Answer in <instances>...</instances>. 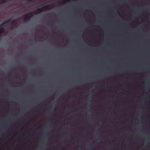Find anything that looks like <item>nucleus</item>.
<instances>
[{"instance_id": "obj_1", "label": "nucleus", "mask_w": 150, "mask_h": 150, "mask_svg": "<svg viewBox=\"0 0 150 150\" xmlns=\"http://www.w3.org/2000/svg\"><path fill=\"white\" fill-rule=\"evenodd\" d=\"M33 16V14L32 13H30L25 16V18L24 19L27 21V20H29Z\"/></svg>"}, {"instance_id": "obj_2", "label": "nucleus", "mask_w": 150, "mask_h": 150, "mask_svg": "<svg viewBox=\"0 0 150 150\" xmlns=\"http://www.w3.org/2000/svg\"><path fill=\"white\" fill-rule=\"evenodd\" d=\"M7 22H10V23H11L13 25H16L17 23V22L16 21H11L10 20H8L7 21Z\"/></svg>"}, {"instance_id": "obj_3", "label": "nucleus", "mask_w": 150, "mask_h": 150, "mask_svg": "<svg viewBox=\"0 0 150 150\" xmlns=\"http://www.w3.org/2000/svg\"><path fill=\"white\" fill-rule=\"evenodd\" d=\"M43 11V9L42 8H40L36 10V12L37 13H39Z\"/></svg>"}, {"instance_id": "obj_4", "label": "nucleus", "mask_w": 150, "mask_h": 150, "mask_svg": "<svg viewBox=\"0 0 150 150\" xmlns=\"http://www.w3.org/2000/svg\"><path fill=\"white\" fill-rule=\"evenodd\" d=\"M50 6L49 5L46 6L44 7V8L46 10L50 9Z\"/></svg>"}, {"instance_id": "obj_5", "label": "nucleus", "mask_w": 150, "mask_h": 150, "mask_svg": "<svg viewBox=\"0 0 150 150\" xmlns=\"http://www.w3.org/2000/svg\"><path fill=\"white\" fill-rule=\"evenodd\" d=\"M6 2V0H0V3L3 4L5 3Z\"/></svg>"}, {"instance_id": "obj_6", "label": "nucleus", "mask_w": 150, "mask_h": 150, "mask_svg": "<svg viewBox=\"0 0 150 150\" xmlns=\"http://www.w3.org/2000/svg\"><path fill=\"white\" fill-rule=\"evenodd\" d=\"M6 23V22H4L2 24H1L0 25V26H2L3 25H4Z\"/></svg>"}, {"instance_id": "obj_7", "label": "nucleus", "mask_w": 150, "mask_h": 150, "mask_svg": "<svg viewBox=\"0 0 150 150\" xmlns=\"http://www.w3.org/2000/svg\"><path fill=\"white\" fill-rule=\"evenodd\" d=\"M64 1H65V2H67L68 1H69L68 0H65Z\"/></svg>"}, {"instance_id": "obj_8", "label": "nucleus", "mask_w": 150, "mask_h": 150, "mask_svg": "<svg viewBox=\"0 0 150 150\" xmlns=\"http://www.w3.org/2000/svg\"><path fill=\"white\" fill-rule=\"evenodd\" d=\"M33 0H27V1L28 2H30L32 1Z\"/></svg>"}, {"instance_id": "obj_9", "label": "nucleus", "mask_w": 150, "mask_h": 150, "mask_svg": "<svg viewBox=\"0 0 150 150\" xmlns=\"http://www.w3.org/2000/svg\"><path fill=\"white\" fill-rule=\"evenodd\" d=\"M72 141H70V142L73 144H74V142H72Z\"/></svg>"}, {"instance_id": "obj_10", "label": "nucleus", "mask_w": 150, "mask_h": 150, "mask_svg": "<svg viewBox=\"0 0 150 150\" xmlns=\"http://www.w3.org/2000/svg\"><path fill=\"white\" fill-rule=\"evenodd\" d=\"M146 69L147 70H149V68H146Z\"/></svg>"}, {"instance_id": "obj_11", "label": "nucleus", "mask_w": 150, "mask_h": 150, "mask_svg": "<svg viewBox=\"0 0 150 150\" xmlns=\"http://www.w3.org/2000/svg\"><path fill=\"white\" fill-rule=\"evenodd\" d=\"M120 22H124L123 21H120Z\"/></svg>"}, {"instance_id": "obj_12", "label": "nucleus", "mask_w": 150, "mask_h": 150, "mask_svg": "<svg viewBox=\"0 0 150 150\" xmlns=\"http://www.w3.org/2000/svg\"><path fill=\"white\" fill-rule=\"evenodd\" d=\"M88 149H91L90 148H89Z\"/></svg>"}, {"instance_id": "obj_13", "label": "nucleus", "mask_w": 150, "mask_h": 150, "mask_svg": "<svg viewBox=\"0 0 150 150\" xmlns=\"http://www.w3.org/2000/svg\"><path fill=\"white\" fill-rule=\"evenodd\" d=\"M148 97H149V96H148Z\"/></svg>"}, {"instance_id": "obj_14", "label": "nucleus", "mask_w": 150, "mask_h": 150, "mask_svg": "<svg viewBox=\"0 0 150 150\" xmlns=\"http://www.w3.org/2000/svg\"><path fill=\"white\" fill-rule=\"evenodd\" d=\"M17 62H19V61H17Z\"/></svg>"}, {"instance_id": "obj_15", "label": "nucleus", "mask_w": 150, "mask_h": 150, "mask_svg": "<svg viewBox=\"0 0 150 150\" xmlns=\"http://www.w3.org/2000/svg\"><path fill=\"white\" fill-rule=\"evenodd\" d=\"M1 132H2V130H1Z\"/></svg>"}]
</instances>
